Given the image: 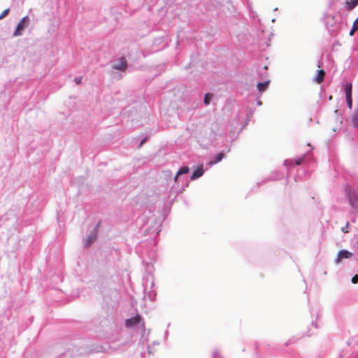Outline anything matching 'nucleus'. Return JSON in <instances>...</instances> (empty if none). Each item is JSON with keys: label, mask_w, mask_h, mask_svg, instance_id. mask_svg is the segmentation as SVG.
I'll list each match as a JSON object with an SVG mask.
<instances>
[{"label": "nucleus", "mask_w": 358, "mask_h": 358, "mask_svg": "<svg viewBox=\"0 0 358 358\" xmlns=\"http://www.w3.org/2000/svg\"><path fill=\"white\" fill-rule=\"evenodd\" d=\"M345 192L351 207L355 210H358V194L357 192L354 189H352L348 184H346L345 187Z\"/></svg>", "instance_id": "nucleus-2"}, {"label": "nucleus", "mask_w": 358, "mask_h": 358, "mask_svg": "<svg viewBox=\"0 0 358 358\" xmlns=\"http://www.w3.org/2000/svg\"><path fill=\"white\" fill-rule=\"evenodd\" d=\"M257 104H258L259 106H261V105L262 104V101H257Z\"/></svg>", "instance_id": "nucleus-34"}, {"label": "nucleus", "mask_w": 358, "mask_h": 358, "mask_svg": "<svg viewBox=\"0 0 358 358\" xmlns=\"http://www.w3.org/2000/svg\"><path fill=\"white\" fill-rule=\"evenodd\" d=\"M311 326H312V327H313V328H314V329H317V323H315L313 321L312 322Z\"/></svg>", "instance_id": "nucleus-28"}, {"label": "nucleus", "mask_w": 358, "mask_h": 358, "mask_svg": "<svg viewBox=\"0 0 358 358\" xmlns=\"http://www.w3.org/2000/svg\"><path fill=\"white\" fill-rule=\"evenodd\" d=\"M213 357H217V356H218V355H219V352H218L217 350H215V351H213Z\"/></svg>", "instance_id": "nucleus-30"}, {"label": "nucleus", "mask_w": 358, "mask_h": 358, "mask_svg": "<svg viewBox=\"0 0 358 358\" xmlns=\"http://www.w3.org/2000/svg\"><path fill=\"white\" fill-rule=\"evenodd\" d=\"M348 227H349V222H347L346 224H345V226L342 227V229H341L343 233H347L348 232Z\"/></svg>", "instance_id": "nucleus-26"}, {"label": "nucleus", "mask_w": 358, "mask_h": 358, "mask_svg": "<svg viewBox=\"0 0 358 358\" xmlns=\"http://www.w3.org/2000/svg\"><path fill=\"white\" fill-rule=\"evenodd\" d=\"M82 80H83V78L82 77H76L74 78V82L77 84V85H80L82 83Z\"/></svg>", "instance_id": "nucleus-24"}, {"label": "nucleus", "mask_w": 358, "mask_h": 358, "mask_svg": "<svg viewBox=\"0 0 358 358\" xmlns=\"http://www.w3.org/2000/svg\"><path fill=\"white\" fill-rule=\"evenodd\" d=\"M351 282L353 283V284H356L358 282V275H354L352 279H351Z\"/></svg>", "instance_id": "nucleus-25"}, {"label": "nucleus", "mask_w": 358, "mask_h": 358, "mask_svg": "<svg viewBox=\"0 0 358 358\" xmlns=\"http://www.w3.org/2000/svg\"><path fill=\"white\" fill-rule=\"evenodd\" d=\"M267 69V66H264L262 69L258 70L257 73L259 78L262 79L268 76Z\"/></svg>", "instance_id": "nucleus-17"}, {"label": "nucleus", "mask_w": 358, "mask_h": 358, "mask_svg": "<svg viewBox=\"0 0 358 358\" xmlns=\"http://www.w3.org/2000/svg\"><path fill=\"white\" fill-rule=\"evenodd\" d=\"M146 139L147 138H144L143 139H142L140 143V145H142L145 142Z\"/></svg>", "instance_id": "nucleus-31"}, {"label": "nucleus", "mask_w": 358, "mask_h": 358, "mask_svg": "<svg viewBox=\"0 0 358 358\" xmlns=\"http://www.w3.org/2000/svg\"><path fill=\"white\" fill-rule=\"evenodd\" d=\"M212 97H213V94L209 93V92L206 93L204 96L203 103L206 106L209 105L211 101Z\"/></svg>", "instance_id": "nucleus-20"}, {"label": "nucleus", "mask_w": 358, "mask_h": 358, "mask_svg": "<svg viewBox=\"0 0 358 358\" xmlns=\"http://www.w3.org/2000/svg\"><path fill=\"white\" fill-rule=\"evenodd\" d=\"M143 292L145 294V297H148L150 301H154L156 296V292L154 290H152V288L154 286V282L152 280L149 284L148 279L145 280V277L143 278Z\"/></svg>", "instance_id": "nucleus-4"}, {"label": "nucleus", "mask_w": 358, "mask_h": 358, "mask_svg": "<svg viewBox=\"0 0 358 358\" xmlns=\"http://www.w3.org/2000/svg\"><path fill=\"white\" fill-rule=\"evenodd\" d=\"M138 325H141V327H144L145 324L143 322V318L139 314L136 315L130 318L125 320V327L127 328H133Z\"/></svg>", "instance_id": "nucleus-6"}, {"label": "nucleus", "mask_w": 358, "mask_h": 358, "mask_svg": "<svg viewBox=\"0 0 358 358\" xmlns=\"http://www.w3.org/2000/svg\"><path fill=\"white\" fill-rule=\"evenodd\" d=\"M204 172H205V171L203 169V164H201V165L196 166L193 170V172L192 173L190 179L192 180H197L198 178H199L200 177H201L203 175Z\"/></svg>", "instance_id": "nucleus-10"}, {"label": "nucleus", "mask_w": 358, "mask_h": 358, "mask_svg": "<svg viewBox=\"0 0 358 358\" xmlns=\"http://www.w3.org/2000/svg\"><path fill=\"white\" fill-rule=\"evenodd\" d=\"M100 224L101 222H99L96 224L93 230L91 231L89 235L87 236L84 242L85 247H90L91 244L93 243L96 240L98 236V230L100 227Z\"/></svg>", "instance_id": "nucleus-7"}, {"label": "nucleus", "mask_w": 358, "mask_h": 358, "mask_svg": "<svg viewBox=\"0 0 358 358\" xmlns=\"http://www.w3.org/2000/svg\"><path fill=\"white\" fill-rule=\"evenodd\" d=\"M10 9L7 8L4 10L2 13L0 15V20H2L3 17H5L8 13H9Z\"/></svg>", "instance_id": "nucleus-22"}, {"label": "nucleus", "mask_w": 358, "mask_h": 358, "mask_svg": "<svg viewBox=\"0 0 358 358\" xmlns=\"http://www.w3.org/2000/svg\"><path fill=\"white\" fill-rule=\"evenodd\" d=\"M358 30V17L353 22L352 27L350 31V36H353L355 31Z\"/></svg>", "instance_id": "nucleus-21"}, {"label": "nucleus", "mask_w": 358, "mask_h": 358, "mask_svg": "<svg viewBox=\"0 0 358 358\" xmlns=\"http://www.w3.org/2000/svg\"><path fill=\"white\" fill-rule=\"evenodd\" d=\"M169 335V331L168 330H166L165 332H164V336L165 338H166Z\"/></svg>", "instance_id": "nucleus-33"}, {"label": "nucleus", "mask_w": 358, "mask_h": 358, "mask_svg": "<svg viewBox=\"0 0 358 358\" xmlns=\"http://www.w3.org/2000/svg\"><path fill=\"white\" fill-rule=\"evenodd\" d=\"M303 163L308 164L309 165L314 163L313 156L310 152H307L301 157H299L294 160V165L296 166Z\"/></svg>", "instance_id": "nucleus-9"}, {"label": "nucleus", "mask_w": 358, "mask_h": 358, "mask_svg": "<svg viewBox=\"0 0 358 358\" xmlns=\"http://www.w3.org/2000/svg\"><path fill=\"white\" fill-rule=\"evenodd\" d=\"M68 354H69V351L68 352H65L63 354H61L60 358H64V357H66L68 355Z\"/></svg>", "instance_id": "nucleus-29"}, {"label": "nucleus", "mask_w": 358, "mask_h": 358, "mask_svg": "<svg viewBox=\"0 0 358 358\" xmlns=\"http://www.w3.org/2000/svg\"><path fill=\"white\" fill-rule=\"evenodd\" d=\"M324 22L326 28L331 36H336L341 30V22L335 15H325Z\"/></svg>", "instance_id": "nucleus-1"}, {"label": "nucleus", "mask_w": 358, "mask_h": 358, "mask_svg": "<svg viewBox=\"0 0 358 358\" xmlns=\"http://www.w3.org/2000/svg\"><path fill=\"white\" fill-rule=\"evenodd\" d=\"M189 171V169L188 166H181L178 171H177V173L174 178V180L176 182H178L180 180V176H182V175H185V174H187Z\"/></svg>", "instance_id": "nucleus-14"}, {"label": "nucleus", "mask_w": 358, "mask_h": 358, "mask_svg": "<svg viewBox=\"0 0 358 358\" xmlns=\"http://www.w3.org/2000/svg\"><path fill=\"white\" fill-rule=\"evenodd\" d=\"M313 334H314V331H311L310 329H308V331L306 332V336H311Z\"/></svg>", "instance_id": "nucleus-27"}, {"label": "nucleus", "mask_w": 358, "mask_h": 358, "mask_svg": "<svg viewBox=\"0 0 358 358\" xmlns=\"http://www.w3.org/2000/svg\"><path fill=\"white\" fill-rule=\"evenodd\" d=\"M270 83L269 80H264L263 82H259L257 84V90L259 92H263L266 91V90L268 88V85Z\"/></svg>", "instance_id": "nucleus-15"}, {"label": "nucleus", "mask_w": 358, "mask_h": 358, "mask_svg": "<svg viewBox=\"0 0 358 358\" xmlns=\"http://www.w3.org/2000/svg\"><path fill=\"white\" fill-rule=\"evenodd\" d=\"M113 69H115V70H119V71H124L126 70L127 67V60L125 59L124 57H122L119 61L117 62V63L116 64H114L113 66H112Z\"/></svg>", "instance_id": "nucleus-11"}, {"label": "nucleus", "mask_w": 358, "mask_h": 358, "mask_svg": "<svg viewBox=\"0 0 358 358\" xmlns=\"http://www.w3.org/2000/svg\"><path fill=\"white\" fill-rule=\"evenodd\" d=\"M282 177V175L281 176H278L275 177L273 179L274 180H278V179H280Z\"/></svg>", "instance_id": "nucleus-32"}, {"label": "nucleus", "mask_w": 358, "mask_h": 358, "mask_svg": "<svg viewBox=\"0 0 358 358\" xmlns=\"http://www.w3.org/2000/svg\"><path fill=\"white\" fill-rule=\"evenodd\" d=\"M352 122L353 126L355 128L358 129V108L356 109L354 112V114L352 117Z\"/></svg>", "instance_id": "nucleus-19"}, {"label": "nucleus", "mask_w": 358, "mask_h": 358, "mask_svg": "<svg viewBox=\"0 0 358 358\" xmlns=\"http://www.w3.org/2000/svg\"><path fill=\"white\" fill-rule=\"evenodd\" d=\"M347 106L350 109L352 108V84L346 83L344 86Z\"/></svg>", "instance_id": "nucleus-8"}, {"label": "nucleus", "mask_w": 358, "mask_h": 358, "mask_svg": "<svg viewBox=\"0 0 358 358\" xmlns=\"http://www.w3.org/2000/svg\"><path fill=\"white\" fill-rule=\"evenodd\" d=\"M348 345L353 344L352 350H353L352 354L348 355V353L342 351L341 353L340 358H358V355L355 353L357 352L358 354V339L357 337L352 338L351 341H348Z\"/></svg>", "instance_id": "nucleus-5"}, {"label": "nucleus", "mask_w": 358, "mask_h": 358, "mask_svg": "<svg viewBox=\"0 0 358 358\" xmlns=\"http://www.w3.org/2000/svg\"><path fill=\"white\" fill-rule=\"evenodd\" d=\"M324 74L325 73L323 69L317 70V76L315 78V81L318 84L322 83V81L324 80Z\"/></svg>", "instance_id": "nucleus-16"}, {"label": "nucleus", "mask_w": 358, "mask_h": 358, "mask_svg": "<svg viewBox=\"0 0 358 358\" xmlns=\"http://www.w3.org/2000/svg\"><path fill=\"white\" fill-rule=\"evenodd\" d=\"M284 165L287 167H291L293 165L292 159H286L284 162Z\"/></svg>", "instance_id": "nucleus-23"}, {"label": "nucleus", "mask_w": 358, "mask_h": 358, "mask_svg": "<svg viewBox=\"0 0 358 358\" xmlns=\"http://www.w3.org/2000/svg\"><path fill=\"white\" fill-rule=\"evenodd\" d=\"M358 5V0H350L347 2L346 8L348 10H352Z\"/></svg>", "instance_id": "nucleus-18"}, {"label": "nucleus", "mask_w": 358, "mask_h": 358, "mask_svg": "<svg viewBox=\"0 0 358 358\" xmlns=\"http://www.w3.org/2000/svg\"><path fill=\"white\" fill-rule=\"evenodd\" d=\"M161 231V229H159L157 231V234H159V232Z\"/></svg>", "instance_id": "nucleus-35"}, {"label": "nucleus", "mask_w": 358, "mask_h": 358, "mask_svg": "<svg viewBox=\"0 0 358 358\" xmlns=\"http://www.w3.org/2000/svg\"><path fill=\"white\" fill-rule=\"evenodd\" d=\"M0 358H1V357H0Z\"/></svg>", "instance_id": "nucleus-36"}, {"label": "nucleus", "mask_w": 358, "mask_h": 358, "mask_svg": "<svg viewBox=\"0 0 358 358\" xmlns=\"http://www.w3.org/2000/svg\"><path fill=\"white\" fill-rule=\"evenodd\" d=\"M352 256V253L349 252L348 250L344 249L341 250L337 255L336 262L337 263L340 262L342 259L350 258Z\"/></svg>", "instance_id": "nucleus-12"}, {"label": "nucleus", "mask_w": 358, "mask_h": 358, "mask_svg": "<svg viewBox=\"0 0 358 358\" xmlns=\"http://www.w3.org/2000/svg\"><path fill=\"white\" fill-rule=\"evenodd\" d=\"M225 157V155L224 152H220L219 153H217L213 159H212L210 161H209L208 163H207V166L208 167H211L214 164H216L217 163H219L220 162H221Z\"/></svg>", "instance_id": "nucleus-13"}, {"label": "nucleus", "mask_w": 358, "mask_h": 358, "mask_svg": "<svg viewBox=\"0 0 358 358\" xmlns=\"http://www.w3.org/2000/svg\"><path fill=\"white\" fill-rule=\"evenodd\" d=\"M30 23V19L28 16L22 17L17 24L15 30L13 32V36H20L23 34V31L27 28Z\"/></svg>", "instance_id": "nucleus-3"}]
</instances>
